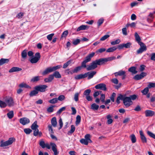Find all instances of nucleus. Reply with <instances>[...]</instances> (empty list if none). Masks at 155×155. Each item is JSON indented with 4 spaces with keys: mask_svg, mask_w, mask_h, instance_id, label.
I'll use <instances>...</instances> for the list:
<instances>
[{
    "mask_svg": "<svg viewBox=\"0 0 155 155\" xmlns=\"http://www.w3.org/2000/svg\"><path fill=\"white\" fill-rule=\"evenodd\" d=\"M120 100L123 101V103L126 107H128L133 104V102L131 100L130 98L129 97H127L126 94L119 95L116 100V102L117 104H120Z\"/></svg>",
    "mask_w": 155,
    "mask_h": 155,
    "instance_id": "1",
    "label": "nucleus"
},
{
    "mask_svg": "<svg viewBox=\"0 0 155 155\" xmlns=\"http://www.w3.org/2000/svg\"><path fill=\"white\" fill-rule=\"evenodd\" d=\"M106 62L104 58H100L93 61L89 65H87V71L94 70L97 67V65H103Z\"/></svg>",
    "mask_w": 155,
    "mask_h": 155,
    "instance_id": "2",
    "label": "nucleus"
},
{
    "mask_svg": "<svg viewBox=\"0 0 155 155\" xmlns=\"http://www.w3.org/2000/svg\"><path fill=\"white\" fill-rule=\"evenodd\" d=\"M15 141V139L11 137L9 138L8 140L5 142L3 140L1 141L0 146L1 147H4L12 144V143Z\"/></svg>",
    "mask_w": 155,
    "mask_h": 155,
    "instance_id": "3",
    "label": "nucleus"
},
{
    "mask_svg": "<svg viewBox=\"0 0 155 155\" xmlns=\"http://www.w3.org/2000/svg\"><path fill=\"white\" fill-rule=\"evenodd\" d=\"M40 58V53L39 52H37L35 54V57L32 58L29 60L31 63L35 64L38 61Z\"/></svg>",
    "mask_w": 155,
    "mask_h": 155,
    "instance_id": "4",
    "label": "nucleus"
},
{
    "mask_svg": "<svg viewBox=\"0 0 155 155\" xmlns=\"http://www.w3.org/2000/svg\"><path fill=\"white\" fill-rule=\"evenodd\" d=\"M4 101L6 103L7 105L9 107H12L14 105V102L12 98L10 97H6L5 98Z\"/></svg>",
    "mask_w": 155,
    "mask_h": 155,
    "instance_id": "5",
    "label": "nucleus"
},
{
    "mask_svg": "<svg viewBox=\"0 0 155 155\" xmlns=\"http://www.w3.org/2000/svg\"><path fill=\"white\" fill-rule=\"evenodd\" d=\"M48 87V86L46 85H42L35 87L34 89L37 90L38 92H44L45 91V89Z\"/></svg>",
    "mask_w": 155,
    "mask_h": 155,
    "instance_id": "6",
    "label": "nucleus"
},
{
    "mask_svg": "<svg viewBox=\"0 0 155 155\" xmlns=\"http://www.w3.org/2000/svg\"><path fill=\"white\" fill-rule=\"evenodd\" d=\"M139 45L140 46V48L137 51V54H141L143 52L146 51L147 49L146 46L143 43Z\"/></svg>",
    "mask_w": 155,
    "mask_h": 155,
    "instance_id": "7",
    "label": "nucleus"
},
{
    "mask_svg": "<svg viewBox=\"0 0 155 155\" xmlns=\"http://www.w3.org/2000/svg\"><path fill=\"white\" fill-rule=\"evenodd\" d=\"M96 89H100L104 91L107 90L106 85L103 83H100L96 85L95 87Z\"/></svg>",
    "mask_w": 155,
    "mask_h": 155,
    "instance_id": "8",
    "label": "nucleus"
},
{
    "mask_svg": "<svg viewBox=\"0 0 155 155\" xmlns=\"http://www.w3.org/2000/svg\"><path fill=\"white\" fill-rule=\"evenodd\" d=\"M50 145L51 146L52 150L54 153V155H58L59 153L57 150V146L56 144L52 142L50 143Z\"/></svg>",
    "mask_w": 155,
    "mask_h": 155,
    "instance_id": "9",
    "label": "nucleus"
},
{
    "mask_svg": "<svg viewBox=\"0 0 155 155\" xmlns=\"http://www.w3.org/2000/svg\"><path fill=\"white\" fill-rule=\"evenodd\" d=\"M29 122V120L26 117L21 118L20 120V122L24 125L28 124Z\"/></svg>",
    "mask_w": 155,
    "mask_h": 155,
    "instance_id": "10",
    "label": "nucleus"
},
{
    "mask_svg": "<svg viewBox=\"0 0 155 155\" xmlns=\"http://www.w3.org/2000/svg\"><path fill=\"white\" fill-rule=\"evenodd\" d=\"M53 71H54L52 67H49L47 68L43 72L42 74L45 75Z\"/></svg>",
    "mask_w": 155,
    "mask_h": 155,
    "instance_id": "11",
    "label": "nucleus"
},
{
    "mask_svg": "<svg viewBox=\"0 0 155 155\" xmlns=\"http://www.w3.org/2000/svg\"><path fill=\"white\" fill-rule=\"evenodd\" d=\"M78 72V67H76L73 70H70L69 69L66 70L65 71V73L67 74H72L74 73Z\"/></svg>",
    "mask_w": 155,
    "mask_h": 155,
    "instance_id": "12",
    "label": "nucleus"
},
{
    "mask_svg": "<svg viewBox=\"0 0 155 155\" xmlns=\"http://www.w3.org/2000/svg\"><path fill=\"white\" fill-rule=\"evenodd\" d=\"M154 13L153 12L150 13L147 18V21L148 22L150 23L153 21L154 18Z\"/></svg>",
    "mask_w": 155,
    "mask_h": 155,
    "instance_id": "13",
    "label": "nucleus"
},
{
    "mask_svg": "<svg viewBox=\"0 0 155 155\" xmlns=\"http://www.w3.org/2000/svg\"><path fill=\"white\" fill-rule=\"evenodd\" d=\"M96 71H93L91 72H88L86 73L87 77L88 76L87 79H90L93 78L94 75L96 74Z\"/></svg>",
    "mask_w": 155,
    "mask_h": 155,
    "instance_id": "14",
    "label": "nucleus"
},
{
    "mask_svg": "<svg viewBox=\"0 0 155 155\" xmlns=\"http://www.w3.org/2000/svg\"><path fill=\"white\" fill-rule=\"evenodd\" d=\"M145 116L146 117H152L155 114V112L153 111L147 110L145 111Z\"/></svg>",
    "mask_w": 155,
    "mask_h": 155,
    "instance_id": "15",
    "label": "nucleus"
},
{
    "mask_svg": "<svg viewBox=\"0 0 155 155\" xmlns=\"http://www.w3.org/2000/svg\"><path fill=\"white\" fill-rule=\"evenodd\" d=\"M94 54V52H92L91 53L89 54L86 57L84 61L87 62L90 61L91 58L93 57Z\"/></svg>",
    "mask_w": 155,
    "mask_h": 155,
    "instance_id": "16",
    "label": "nucleus"
},
{
    "mask_svg": "<svg viewBox=\"0 0 155 155\" xmlns=\"http://www.w3.org/2000/svg\"><path fill=\"white\" fill-rule=\"evenodd\" d=\"M134 36L135 37L136 41L139 44H141V43H143L141 42V38L139 35H138V33L137 32L135 33Z\"/></svg>",
    "mask_w": 155,
    "mask_h": 155,
    "instance_id": "17",
    "label": "nucleus"
},
{
    "mask_svg": "<svg viewBox=\"0 0 155 155\" xmlns=\"http://www.w3.org/2000/svg\"><path fill=\"white\" fill-rule=\"evenodd\" d=\"M139 132L142 142L143 143H146L147 142V139L144 136L143 132L142 131H140Z\"/></svg>",
    "mask_w": 155,
    "mask_h": 155,
    "instance_id": "18",
    "label": "nucleus"
},
{
    "mask_svg": "<svg viewBox=\"0 0 155 155\" xmlns=\"http://www.w3.org/2000/svg\"><path fill=\"white\" fill-rule=\"evenodd\" d=\"M22 69L18 67H13L11 68L9 71L10 73H12L14 72H17L21 71Z\"/></svg>",
    "mask_w": 155,
    "mask_h": 155,
    "instance_id": "19",
    "label": "nucleus"
},
{
    "mask_svg": "<svg viewBox=\"0 0 155 155\" xmlns=\"http://www.w3.org/2000/svg\"><path fill=\"white\" fill-rule=\"evenodd\" d=\"M54 78V75L53 74H50L48 78L45 79L44 81L45 82H50L53 80Z\"/></svg>",
    "mask_w": 155,
    "mask_h": 155,
    "instance_id": "20",
    "label": "nucleus"
},
{
    "mask_svg": "<svg viewBox=\"0 0 155 155\" xmlns=\"http://www.w3.org/2000/svg\"><path fill=\"white\" fill-rule=\"evenodd\" d=\"M89 27L87 25H82L78 27V31L88 29Z\"/></svg>",
    "mask_w": 155,
    "mask_h": 155,
    "instance_id": "21",
    "label": "nucleus"
},
{
    "mask_svg": "<svg viewBox=\"0 0 155 155\" xmlns=\"http://www.w3.org/2000/svg\"><path fill=\"white\" fill-rule=\"evenodd\" d=\"M19 87L20 88H27L31 89V87L28 85H27L26 83H22L18 85Z\"/></svg>",
    "mask_w": 155,
    "mask_h": 155,
    "instance_id": "22",
    "label": "nucleus"
},
{
    "mask_svg": "<svg viewBox=\"0 0 155 155\" xmlns=\"http://www.w3.org/2000/svg\"><path fill=\"white\" fill-rule=\"evenodd\" d=\"M51 122L52 125L54 127H56L57 125V122L56 120V118L55 117H53L51 120Z\"/></svg>",
    "mask_w": 155,
    "mask_h": 155,
    "instance_id": "23",
    "label": "nucleus"
},
{
    "mask_svg": "<svg viewBox=\"0 0 155 155\" xmlns=\"http://www.w3.org/2000/svg\"><path fill=\"white\" fill-rule=\"evenodd\" d=\"M125 74V72L121 70L118 72H115L114 73V75L116 77L119 76H122L124 75Z\"/></svg>",
    "mask_w": 155,
    "mask_h": 155,
    "instance_id": "24",
    "label": "nucleus"
},
{
    "mask_svg": "<svg viewBox=\"0 0 155 155\" xmlns=\"http://www.w3.org/2000/svg\"><path fill=\"white\" fill-rule=\"evenodd\" d=\"M128 71L133 74H136L137 73V71H136V67H131L129 68Z\"/></svg>",
    "mask_w": 155,
    "mask_h": 155,
    "instance_id": "25",
    "label": "nucleus"
},
{
    "mask_svg": "<svg viewBox=\"0 0 155 155\" xmlns=\"http://www.w3.org/2000/svg\"><path fill=\"white\" fill-rule=\"evenodd\" d=\"M99 107L98 105H97L95 103H94L92 104L91 106V109L93 110H98Z\"/></svg>",
    "mask_w": 155,
    "mask_h": 155,
    "instance_id": "26",
    "label": "nucleus"
},
{
    "mask_svg": "<svg viewBox=\"0 0 155 155\" xmlns=\"http://www.w3.org/2000/svg\"><path fill=\"white\" fill-rule=\"evenodd\" d=\"M9 61L8 59L2 58L0 60V65H3V64L8 63Z\"/></svg>",
    "mask_w": 155,
    "mask_h": 155,
    "instance_id": "27",
    "label": "nucleus"
},
{
    "mask_svg": "<svg viewBox=\"0 0 155 155\" xmlns=\"http://www.w3.org/2000/svg\"><path fill=\"white\" fill-rule=\"evenodd\" d=\"M111 116L110 114H108L107 116V118L108 119L107 123L108 124H110L113 122V120L111 118Z\"/></svg>",
    "mask_w": 155,
    "mask_h": 155,
    "instance_id": "28",
    "label": "nucleus"
},
{
    "mask_svg": "<svg viewBox=\"0 0 155 155\" xmlns=\"http://www.w3.org/2000/svg\"><path fill=\"white\" fill-rule=\"evenodd\" d=\"M37 122L36 121H35L31 125V129L33 130L37 129L38 126L37 125Z\"/></svg>",
    "mask_w": 155,
    "mask_h": 155,
    "instance_id": "29",
    "label": "nucleus"
},
{
    "mask_svg": "<svg viewBox=\"0 0 155 155\" xmlns=\"http://www.w3.org/2000/svg\"><path fill=\"white\" fill-rule=\"evenodd\" d=\"M27 51L26 50H24L21 52V57L24 59H25L27 56Z\"/></svg>",
    "mask_w": 155,
    "mask_h": 155,
    "instance_id": "30",
    "label": "nucleus"
},
{
    "mask_svg": "<svg viewBox=\"0 0 155 155\" xmlns=\"http://www.w3.org/2000/svg\"><path fill=\"white\" fill-rule=\"evenodd\" d=\"M53 75H54V77H55L56 78H61V75L60 74L59 72L56 71L54 72Z\"/></svg>",
    "mask_w": 155,
    "mask_h": 155,
    "instance_id": "31",
    "label": "nucleus"
},
{
    "mask_svg": "<svg viewBox=\"0 0 155 155\" xmlns=\"http://www.w3.org/2000/svg\"><path fill=\"white\" fill-rule=\"evenodd\" d=\"M40 77L37 76L33 77L31 80V81L33 82H36L40 80Z\"/></svg>",
    "mask_w": 155,
    "mask_h": 155,
    "instance_id": "32",
    "label": "nucleus"
},
{
    "mask_svg": "<svg viewBox=\"0 0 155 155\" xmlns=\"http://www.w3.org/2000/svg\"><path fill=\"white\" fill-rule=\"evenodd\" d=\"M132 142L133 143H135L136 141V138L135 135L134 134H132L130 136Z\"/></svg>",
    "mask_w": 155,
    "mask_h": 155,
    "instance_id": "33",
    "label": "nucleus"
},
{
    "mask_svg": "<svg viewBox=\"0 0 155 155\" xmlns=\"http://www.w3.org/2000/svg\"><path fill=\"white\" fill-rule=\"evenodd\" d=\"M7 104L5 102L0 100V107L2 108H4L7 106Z\"/></svg>",
    "mask_w": 155,
    "mask_h": 155,
    "instance_id": "34",
    "label": "nucleus"
},
{
    "mask_svg": "<svg viewBox=\"0 0 155 155\" xmlns=\"http://www.w3.org/2000/svg\"><path fill=\"white\" fill-rule=\"evenodd\" d=\"M117 49V48L116 47H113L108 49L107 50L106 52H113L114 51L116 50Z\"/></svg>",
    "mask_w": 155,
    "mask_h": 155,
    "instance_id": "35",
    "label": "nucleus"
},
{
    "mask_svg": "<svg viewBox=\"0 0 155 155\" xmlns=\"http://www.w3.org/2000/svg\"><path fill=\"white\" fill-rule=\"evenodd\" d=\"M91 91L90 89H87L86 90L84 91L83 94L85 97L90 95V94L91 93Z\"/></svg>",
    "mask_w": 155,
    "mask_h": 155,
    "instance_id": "36",
    "label": "nucleus"
},
{
    "mask_svg": "<svg viewBox=\"0 0 155 155\" xmlns=\"http://www.w3.org/2000/svg\"><path fill=\"white\" fill-rule=\"evenodd\" d=\"M104 21V19L103 18H101L99 19L97 22V24L98 27L100 26L103 23Z\"/></svg>",
    "mask_w": 155,
    "mask_h": 155,
    "instance_id": "37",
    "label": "nucleus"
},
{
    "mask_svg": "<svg viewBox=\"0 0 155 155\" xmlns=\"http://www.w3.org/2000/svg\"><path fill=\"white\" fill-rule=\"evenodd\" d=\"M149 90L148 87H145L143 90L141 91V93L143 95H146L149 92Z\"/></svg>",
    "mask_w": 155,
    "mask_h": 155,
    "instance_id": "38",
    "label": "nucleus"
},
{
    "mask_svg": "<svg viewBox=\"0 0 155 155\" xmlns=\"http://www.w3.org/2000/svg\"><path fill=\"white\" fill-rule=\"evenodd\" d=\"M38 93V91L35 89V90L32 91L30 93L29 95L31 97H32L37 94Z\"/></svg>",
    "mask_w": 155,
    "mask_h": 155,
    "instance_id": "39",
    "label": "nucleus"
},
{
    "mask_svg": "<svg viewBox=\"0 0 155 155\" xmlns=\"http://www.w3.org/2000/svg\"><path fill=\"white\" fill-rule=\"evenodd\" d=\"M75 130V127L73 125H72L71 126V130L68 132V135H70L72 133H73Z\"/></svg>",
    "mask_w": 155,
    "mask_h": 155,
    "instance_id": "40",
    "label": "nucleus"
},
{
    "mask_svg": "<svg viewBox=\"0 0 155 155\" xmlns=\"http://www.w3.org/2000/svg\"><path fill=\"white\" fill-rule=\"evenodd\" d=\"M7 115L9 119L12 118L14 116V112L13 111H11L7 114Z\"/></svg>",
    "mask_w": 155,
    "mask_h": 155,
    "instance_id": "41",
    "label": "nucleus"
},
{
    "mask_svg": "<svg viewBox=\"0 0 155 155\" xmlns=\"http://www.w3.org/2000/svg\"><path fill=\"white\" fill-rule=\"evenodd\" d=\"M58 101L57 98H54L49 101V103L51 104H55L57 103Z\"/></svg>",
    "mask_w": 155,
    "mask_h": 155,
    "instance_id": "42",
    "label": "nucleus"
},
{
    "mask_svg": "<svg viewBox=\"0 0 155 155\" xmlns=\"http://www.w3.org/2000/svg\"><path fill=\"white\" fill-rule=\"evenodd\" d=\"M24 13L23 12H19L17 14L16 16V17L20 19L22 18L24 16Z\"/></svg>",
    "mask_w": 155,
    "mask_h": 155,
    "instance_id": "43",
    "label": "nucleus"
},
{
    "mask_svg": "<svg viewBox=\"0 0 155 155\" xmlns=\"http://www.w3.org/2000/svg\"><path fill=\"white\" fill-rule=\"evenodd\" d=\"M80 142L81 143L84 144L85 145H87L89 142L87 140L84 139H82L80 140Z\"/></svg>",
    "mask_w": 155,
    "mask_h": 155,
    "instance_id": "44",
    "label": "nucleus"
},
{
    "mask_svg": "<svg viewBox=\"0 0 155 155\" xmlns=\"http://www.w3.org/2000/svg\"><path fill=\"white\" fill-rule=\"evenodd\" d=\"M124 47L127 48H130L132 45V43L130 42H128L126 44H123Z\"/></svg>",
    "mask_w": 155,
    "mask_h": 155,
    "instance_id": "45",
    "label": "nucleus"
},
{
    "mask_svg": "<svg viewBox=\"0 0 155 155\" xmlns=\"http://www.w3.org/2000/svg\"><path fill=\"white\" fill-rule=\"evenodd\" d=\"M71 63V60H69L67 62L64 63L63 66V68H66L68 66L70 65Z\"/></svg>",
    "mask_w": 155,
    "mask_h": 155,
    "instance_id": "46",
    "label": "nucleus"
},
{
    "mask_svg": "<svg viewBox=\"0 0 155 155\" xmlns=\"http://www.w3.org/2000/svg\"><path fill=\"white\" fill-rule=\"evenodd\" d=\"M87 77L86 73H85L84 74H80L78 75V79L84 78Z\"/></svg>",
    "mask_w": 155,
    "mask_h": 155,
    "instance_id": "47",
    "label": "nucleus"
},
{
    "mask_svg": "<svg viewBox=\"0 0 155 155\" xmlns=\"http://www.w3.org/2000/svg\"><path fill=\"white\" fill-rule=\"evenodd\" d=\"M120 42V39H118L115 41H112L110 43L112 45H114L119 44Z\"/></svg>",
    "mask_w": 155,
    "mask_h": 155,
    "instance_id": "48",
    "label": "nucleus"
},
{
    "mask_svg": "<svg viewBox=\"0 0 155 155\" xmlns=\"http://www.w3.org/2000/svg\"><path fill=\"white\" fill-rule=\"evenodd\" d=\"M104 58L105 59V62H107V61H111L115 59H116V57H111Z\"/></svg>",
    "mask_w": 155,
    "mask_h": 155,
    "instance_id": "49",
    "label": "nucleus"
},
{
    "mask_svg": "<svg viewBox=\"0 0 155 155\" xmlns=\"http://www.w3.org/2000/svg\"><path fill=\"white\" fill-rule=\"evenodd\" d=\"M90 135L89 134H87L85 136V139L87 140L90 143L92 142V141L90 139Z\"/></svg>",
    "mask_w": 155,
    "mask_h": 155,
    "instance_id": "50",
    "label": "nucleus"
},
{
    "mask_svg": "<svg viewBox=\"0 0 155 155\" xmlns=\"http://www.w3.org/2000/svg\"><path fill=\"white\" fill-rule=\"evenodd\" d=\"M24 132L26 134H29L32 131V130L30 128H25L24 130Z\"/></svg>",
    "mask_w": 155,
    "mask_h": 155,
    "instance_id": "51",
    "label": "nucleus"
},
{
    "mask_svg": "<svg viewBox=\"0 0 155 155\" xmlns=\"http://www.w3.org/2000/svg\"><path fill=\"white\" fill-rule=\"evenodd\" d=\"M147 134L150 137L155 139V135L153 133L148 131L147 132Z\"/></svg>",
    "mask_w": 155,
    "mask_h": 155,
    "instance_id": "52",
    "label": "nucleus"
},
{
    "mask_svg": "<svg viewBox=\"0 0 155 155\" xmlns=\"http://www.w3.org/2000/svg\"><path fill=\"white\" fill-rule=\"evenodd\" d=\"M106 51V49L105 48H101L96 51V53H102Z\"/></svg>",
    "mask_w": 155,
    "mask_h": 155,
    "instance_id": "53",
    "label": "nucleus"
},
{
    "mask_svg": "<svg viewBox=\"0 0 155 155\" xmlns=\"http://www.w3.org/2000/svg\"><path fill=\"white\" fill-rule=\"evenodd\" d=\"M109 37L110 35H105L102 37L100 38V40L101 41H104L108 38Z\"/></svg>",
    "mask_w": 155,
    "mask_h": 155,
    "instance_id": "54",
    "label": "nucleus"
},
{
    "mask_svg": "<svg viewBox=\"0 0 155 155\" xmlns=\"http://www.w3.org/2000/svg\"><path fill=\"white\" fill-rule=\"evenodd\" d=\"M133 79L134 80H140L141 79V77L140 74H137L134 77Z\"/></svg>",
    "mask_w": 155,
    "mask_h": 155,
    "instance_id": "55",
    "label": "nucleus"
},
{
    "mask_svg": "<svg viewBox=\"0 0 155 155\" xmlns=\"http://www.w3.org/2000/svg\"><path fill=\"white\" fill-rule=\"evenodd\" d=\"M148 88H151L152 87H155V83L150 82L149 83V84L148 85Z\"/></svg>",
    "mask_w": 155,
    "mask_h": 155,
    "instance_id": "56",
    "label": "nucleus"
},
{
    "mask_svg": "<svg viewBox=\"0 0 155 155\" xmlns=\"http://www.w3.org/2000/svg\"><path fill=\"white\" fill-rule=\"evenodd\" d=\"M66 108L65 107H63L61 108L57 112V113L58 114H60L62 111L64 110H65Z\"/></svg>",
    "mask_w": 155,
    "mask_h": 155,
    "instance_id": "57",
    "label": "nucleus"
},
{
    "mask_svg": "<svg viewBox=\"0 0 155 155\" xmlns=\"http://www.w3.org/2000/svg\"><path fill=\"white\" fill-rule=\"evenodd\" d=\"M40 145L43 148H44L45 147V145L46 143H45V142L41 140L40 141L39 143Z\"/></svg>",
    "mask_w": 155,
    "mask_h": 155,
    "instance_id": "58",
    "label": "nucleus"
},
{
    "mask_svg": "<svg viewBox=\"0 0 155 155\" xmlns=\"http://www.w3.org/2000/svg\"><path fill=\"white\" fill-rule=\"evenodd\" d=\"M58 100L60 101H62L64 100L65 99V96L63 95H61L59 96L58 98H57Z\"/></svg>",
    "mask_w": 155,
    "mask_h": 155,
    "instance_id": "59",
    "label": "nucleus"
},
{
    "mask_svg": "<svg viewBox=\"0 0 155 155\" xmlns=\"http://www.w3.org/2000/svg\"><path fill=\"white\" fill-rule=\"evenodd\" d=\"M48 127L49 131H50L51 133L52 134L54 133V131L53 130L52 127L51 125L49 124L48 126Z\"/></svg>",
    "mask_w": 155,
    "mask_h": 155,
    "instance_id": "60",
    "label": "nucleus"
},
{
    "mask_svg": "<svg viewBox=\"0 0 155 155\" xmlns=\"http://www.w3.org/2000/svg\"><path fill=\"white\" fill-rule=\"evenodd\" d=\"M122 33L124 35H127V29L126 28H123L122 29Z\"/></svg>",
    "mask_w": 155,
    "mask_h": 155,
    "instance_id": "61",
    "label": "nucleus"
},
{
    "mask_svg": "<svg viewBox=\"0 0 155 155\" xmlns=\"http://www.w3.org/2000/svg\"><path fill=\"white\" fill-rule=\"evenodd\" d=\"M68 30H66L64 31L62 34L61 36V38L65 37L68 35Z\"/></svg>",
    "mask_w": 155,
    "mask_h": 155,
    "instance_id": "62",
    "label": "nucleus"
},
{
    "mask_svg": "<svg viewBox=\"0 0 155 155\" xmlns=\"http://www.w3.org/2000/svg\"><path fill=\"white\" fill-rule=\"evenodd\" d=\"M116 95V94L115 93L113 92V93L111 96L110 97V100L113 102L114 101V97H115Z\"/></svg>",
    "mask_w": 155,
    "mask_h": 155,
    "instance_id": "63",
    "label": "nucleus"
},
{
    "mask_svg": "<svg viewBox=\"0 0 155 155\" xmlns=\"http://www.w3.org/2000/svg\"><path fill=\"white\" fill-rule=\"evenodd\" d=\"M150 59L151 60L155 61V53H153L150 54Z\"/></svg>",
    "mask_w": 155,
    "mask_h": 155,
    "instance_id": "64",
    "label": "nucleus"
}]
</instances>
